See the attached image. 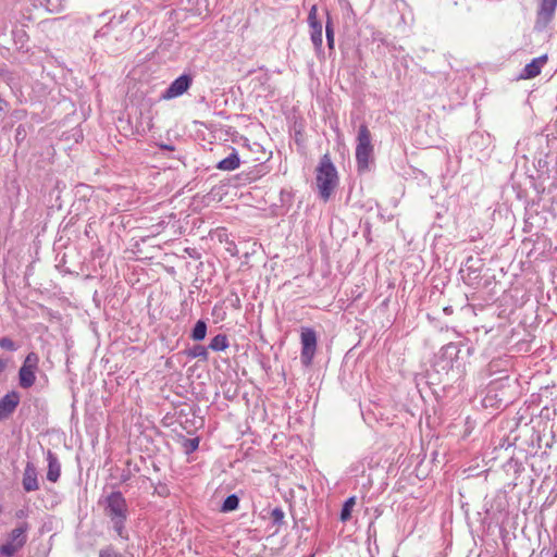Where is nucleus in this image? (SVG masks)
Segmentation results:
<instances>
[{"mask_svg": "<svg viewBox=\"0 0 557 557\" xmlns=\"http://www.w3.org/2000/svg\"><path fill=\"white\" fill-rule=\"evenodd\" d=\"M103 512L109 518L116 534L123 540H128V532L125 528L128 505L122 492L113 491L104 497Z\"/></svg>", "mask_w": 557, "mask_h": 557, "instance_id": "obj_1", "label": "nucleus"}, {"mask_svg": "<svg viewBox=\"0 0 557 557\" xmlns=\"http://www.w3.org/2000/svg\"><path fill=\"white\" fill-rule=\"evenodd\" d=\"M315 172L319 195L324 201H327L338 184L336 168L327 153L320 159Z\"/></svg>", "mask_w": 557, "mask_h": 557, "instance_id": "obj_2", "label": "nucleus"}, {"mask_svg": "<svg viewBox=\"0 0 557 557\" xmlns=\"http://www.w3.org/2000/svg\"><path fill=\"white\" fill-rule=\"evenodd\" d=\"M373 153V146L371 144V134L366 124H361L358 129L356 160L358 169L364 171L369 166L370 159Z\"/></svg>", "mask_w": 557, "mask_h": 557, "instance_id": "obj_3", "label": "nucleus"}, {"mask_svg": "<svg viewBox=\"0 0 557 557\" xmlns=\"http://www.w3.org/2000/svg\"><path fill=\"white\" fill-rule=\"evenodd\" d=\"M29 524L23 522L14 528L9 534L4 544L0 545V556L12 557L24 547L27 542Z\"/></svg>", "mask_w": 557, "mask_h": 557, "instance_id": "obj_4", "label": "nucleus"}, {"mask_svg": "<svg viewBox=\"0 0 557 557\" xmlns=\"http://www.w3.org/2000/svg\"><path fill=\"white\" fill-rule=\"evenodd\" d=\"M557 12V0H537L533 29L537 33L546 30L553 23Z\"/></svg>", "mask_w": 557, "mask_h": 557, "instance_id": "obj_5", "label": "nucleus"}, {"mask_svg": "<svg viewBox=\"0 0 557 557\" xmlns=\"http://www.w3.org/2000/svg\"><path fill=\"white\" fill-rule=\"evenodd\" d=\"M39 356L30 351L24 359L18 371V382L22 388H29L36 382V372L38 370Z\"/></svg>", "mask_w": 557, "mask_h": 557, "instance_id": "obj_6", "label": "nucleus"}, {"mask_svg": "<svg viewBox=\"0 0 557 557\" xmlns=\"http://www.w3.org/2000/svg\"><path fill=\"white\" fill-rule=\"evenodd\" d=\"M460 354V345L457 343H449L443 346L436 356L435 367L437 371L448 372L454 369L458 362Z\"/></svg>", "mask_w": 557, "mask_h": 557, "instance_id": "obj_7", "label": "nucleus"}, {"mask_svg": "<svg viewBox=\"0 0 557 557\" xmlns=\"http://www.w3.org/2000/svg\"><path fill=\"white\" fill-rule=\"evenodd\" d=\"M301 363L306 367L312 363L317 350V334L311 327H301Z\"/></svg>", "mask_w": 557, "mask_h": 557, "instance_id": "obj_8", "label": "nucleus"}, {"mask_svg": "<svg viewBox=\"0 0 557 557\" xmlns=\"http://www.w3.org/2000/svg\"><path fill=\"white\" fill-rule=\"evenodd\" d=\"M308 25L310 28V39L317 54L323 50L322 22L318 18V8L312 5L308 14Z\"/></svg>", "mask_w": 557, "mask_h": 557, "instance_id": "obj_9", "label": "nucleus"}, {"mask_svg": "<svg viewBox=\"0 0 557 557\" xmlns=\"http://www.w3.org/2000/svg\"><path fill=\"white\" fill-rule=\"evenodd\" d=\"M193 84V77L189 74H183L174 79L162 94V99L170 100L185 94Z\"/></svg>", "mask_w": 557, "mask_h": 557, "instance_id": "obj_10", "label": "nucleus"}, {"mask_svg": "<svg viewBox=\"0 0 557 557\" xmlns=\"http://www.w3.org/2000/svg\"><path fill=\"white\" fill-rule=\"evenodd\" d=\"M20 394L15 391L7 393L0 398V421L12 416L20 404Z\"/></svg>", "mask_w": 557, "mask_h": 557, "instance_id": "obj_11", "label": "nucleus"}, {"mask_svg": "<svg viewBox=\"0 0 557 557\" xmlns=\"http://www.w3.org/2000/svg\"><path fill=\"white\" fill-rule=\"evenodd\" d=\"M547 60L548 59L546 54L533 59L523 67L519 77L521 79H531L539 76L542 72L543 66L547 63Z\"/></svg>", "mask_w": 557, "mask_h": 557, "instance_id": "obj_12", "label": "nucleus"}, {"mask_svg": "<svg viewBox=\"0 0 557 557\" xmlns=\"http://www.w3.org/2000/svg\"><path fill=\"white\" fill-rule=\"evenodd\" d=\"M22 485L25 492H34L39 488L37 469L33 462H27L25 466Z\"/></svg>", "mask_w": 557, "mask_h": 557, "instance_id": "obj_13", "label": "nucleus"}, {"mask_svg": "<svg viewBox=\"0 0 557 557\" xmlns=\"http://www.w3.org/2000/svg\"><path fill=\"white\" fill-rule=\"evenodd\" d=\"M47 480L50 482H57L61 475V463L54 453L51 450L47 451Z\"/></svg>", "mask_w": 557, "mask_h": 557, "instance_id": "obj_14", "label": "nucleus"}, {"mask_svg": "<svg viewBox=\"0 0 557 557\" xmlns=\"http://www.w3.org/2000/svg\"><path fill=\"white\" fill-rule=\"evenodd\" d=\"M239 164H240L239 156H238L237 151L233 150V152L230 156H227L226 158H224L216 164V169H219L221 171H233V170L237 169L239 166Z\"/></svg>", "mask_w": 557, "mask_h": 557, "instance_id": "obj_15", "label": "nucleus"}, {"mask_svg": "<svg viewBox=\"0 0 557 557\" xmlns=\"http://www.w3.org/2000/svg\"><path fill=\"white\" fill-rule=\"evenodd\" d=\"M185 354L188 358L191 359L198 358L200 360L207 361L209 358L208 348L202 345H194L193 347L186 349Z\"/></svg>", "mask_w": 557, "mask_h": 557, "instance_id": "obj_16", "label": "nucleus"}, {"mask_svg": "<svg viewBox=\"0 0 557 557\" xmlns=\"http://www.w3.org/2000/svg\"><path fill=\"white\" fill-rule=\"evenodd\" d=\"M207 329V323L203 320H198L191 330L190 338L196 342L205 339Z\"/></svg>", "mask_w": 557, "mask_h": 557, "instance_id": "obj_17", "label": "nucleus"}, {"mask_svg": "<svg viewBox=\"0 0 557 557\" xmlns=\"http://www.w3.org/2000/svg\"><path fill=\"white\" fill-rule=\"evenodd\" d=\"M227 347H228V339L225 334L215 335L209 344V348L212 349L213 351H223Z\"/></svg>", "mask_w": 557, "mask_h": 557, "instance_id": "obj_18", "label": "nucleus"}, {"mask_svg": "<svg viewBox=\"0 0 557 557\" xmlns=\"http://www.w3.org/2000/svg\"><path fill=\"white\" fill-rule=\"evenodd\" d=\"M326 15H327V20H326V23H325L326 42H327L329 49L330 50H334V44H335L334 25H333L331 16H330V13L327 11H326Z\"/></svg>", "mask_w": 557, "mask_h": 557, "instance_id": "obj_19", "label": "nucleus"}, {"mask_svg": "<svg viewBox=\"0 0 557 557\" xmlns=\"http://www.w3.org/2000/svg\"><path fill=\"white\" fill-rule=\"evenodd\" d=\"M238 505H239L238 496L236 494H231L224 499V502L221 506V511L222 512L234 511L238 508Z\"/></svg>", "mask_w": 557, "mask_h": 557, "instance_id": "obj_20", "label": "nucleus"}, {"mask_svg": "<svg viewBox=\"0 0 557 557\" xmlns=\"http://www.w3.org/2000/svg\"><path fill=\"white\" fill-rule=\"evenodd\" d=\"M356 504L355 497H349L343 505L341 510V520L343 522L348 521L351 518V510Z\"/></svg>", "mask_w": 557, "mask_h": 557, "instance_id": "obj_21", "label": "nucleus"}, {"mask_svg": "<svg viewBox=\"0 0 557 557\" xmlns=\"http://www.w3.org/2000/svg\"><path fill=\"white\" fill-rule=\"evenodd\" d=\"M270 517L272 519L273 524L276 525L277 528H280L284 524L285 513L282 508L275 507L274 509H272ZM277 532H278V529H276L275 533H277Z\"/></svg>", "mask_w": 557, "mask_h": 557, "instance_id": "obj_22", "label": "nucleus"}, {"mask_svg": "<svg viewBox=\"0 0 557 557\" xmlns=\"http://www.w3.org/2000/svg\"><path fill=\"white\" fill-rule=\"evenodd\" d=\"M136 12H133L131 10H127L125 13L120 14L119 16H114L108 24L107 27H113L116 25L122 24L126 20H128L131 16H134Z\"/></svg>", "mask_w": 557, "mask_h": 557, "instance_id": "obj_23", "label": "nucleus"}, {"mask_svg": "<svg viewBox=\"0 0 557 557\" xmlns=\"http://www.w3.org/2000/svg\"><path fill=\"white\" fill-rule=\"evenodd\" d=\"M183 446L187 454L194 453L199 447V438L198 437L185 438L183 442Z\"/></svg>", "mask_w": 557, "mask_h": 557, "instance_id": "obj_24", "label": "nucleus"}, {"mask_svg": "<svg viewBox=\"0 0 557 557\" xmlns=\"http://www.w3.org/2000/svg\"><path fill=\"white\" fill-rule=\"evenodd\" d=\"M99 557H124L113 546H107L99 552Z\"/></svg>", "mask_w": 557, "mask_h": 557, "instance_id": "obj_25", "label": "nucleus"}, {"mask_svg": "<svg viewBox=\"0 0 557 557\" xmlns=\"http://www.w3.org/2000/svg\"><path fill=\"white\" fill-rule=\"evenodd\" d=\"M27 137V131L25 125L20 124L15 129V141L17 145H21Z\"/></svg>", "mask_w": 557, "mask_h": 557, "instance_id": "obj_26", "label": "nucleus"}, {"mask_svg": "<svg viewBox=\"0 0 557 557\" xmlns=\"http://www.w3.org/2000/svg\"><path fill=\"white\" fill-rule=\"evenodd\" d=\"M0 348L9 351H15L17 349V345L10 337H1Z\"/></svg>", "mask_w": 557, "mask_h": 557, "instance_id": "obj_27", "label": "nucleus"}, {"mask_svg": "<svg viewBox=\"0 0 557 557\" xmlns=\"http://www.w3.org/2000/svg\"><path fill=\"white\" fill-rule=\"evenodd\" d=\"M227 300L231 302L232 307H234L235 309L240 308V299H239L237 293L232 292L231 296L228 297Z\"/></svg>", "mask_w": 557, "mask_h": 557, "instance_id": "obj_28", "label": "nucleus"}, {"mask_svg": "<svg viewBox=\"0 0 557 557\" xmlns=\"http://www.w3.org/2000/svg\"><path fill=\"white\" fill-rule=\"evenodd\" d=\"M7 106H8L7 101H4L2 98H0V120L3 117Z\"/></svg>", "mask_w": 557, "mask_h": 557, "instance_id": "obj_29", "label": "nucleus"}, {"mask_svg": "<svg viewBox=\"0 0 557 557\" xmlns=\"http://www.w3.org/2000/svg\"><path fill=\"white\" fill-rule=\"evenodd\" d=\"M45 1H46V5L53 7V8H57V7L61 5V3H62L61 0H45Z\"/></svg>", "mask_w": 557, "mask_h": 557, "instance_id": "obj_30", "label": "nucleus"}, {"mask_svg": "<svg viewBox=\"0 0 557 557\" xmlns=\"http://www.w3.org/2000/svg\"><path fill=\"white\" fill-rule=\"evenodd\" d=\"M131 479V472L129 471H123L121 474V481L127 482Z\"/></svg>", "mask_w": 557, "mask_h": 557, "instance_id": "obj_31", "label": "nucleus"}, {"mask_svg": "<svg viewBox=\"0 0 557 557\" xmlns=\"http://www.w3.org/2000/svg\"><path fill=\"white\" fill-rule=\"evenodd\" d=\"M158 494L160 496H166L169 494L168 487L165 485H162L161 488L158 491Z\"/></svg>", "mask_w": 557, "mask_h": 557, "instance_id": "obj_32", "label": "nucleus"}, {"mask_svg": "<svg viewBox=\"0 0 557 557\" xmlns=\"http://www.w3.org/2000/svg\"><path fill=\"white\" fill-rule=\"evenodd\" d=\"M474 261L473 257H469L466 261V265L469 270L472 269V262Z\"/></svg>", "mask_w": 557, "mask_h": 557, "instance_id": "obj_33", "label": "nucleus"}, {"mask_svg": "<svg viewBox=\"0 0 557 557\" xmlns=\"http://www.w3.org/2000/svg\"><path fill=\"white\" fill-rule=\"evenodd\" d=\"M5 368H7V361L0 359V374L4 371Z\"/></svg>", "mask_w": 557, "mask_h": 557, "instance_id": "obj_34", "label": "nucleus"}, {"mask_svg": "<svg viewBox=\"0 0 557 557\" xmlns=\"http://www.w3.org/2000/svg\"><path fill=\"white\" fill-rule=\"evenodd\" d=\"M286 197L290 198V194L287 193V191L282 190L281 191V200L284 201Z\"/></svg>", "mask_w": 557, "mask_h": 557, "instance_id": "obj_35", "label": "nucleus"}, {"mask_svg": "<svg viewBox=\"0 0 557 557\" xmlns=\"http://www.w3.org/2000/svg\"><path fill=\"white\" fill-rule=\"evenodd\" d=\"M444 312H445L446 314H451V313H453V307H450V306L445 307V308H444Z\"/></svg>", "mask_w": 557, "mask_h": 557, "instance_id": "obj_36", "label": "nucleus"}, {"mask_svg": "<svg viewBox=\"0 0 557 557\" xmlns=\"http://www.w3.org/2000/svg\"><path fill=\"white\" fill-rule=\"evenodd\" d=\"M24 516H25V511H24V510H18V511L16 512V517H17V518H23Z\"/></svg>", "mask_w": 557, "mask_h": 557, "instance_id": "obj_37", "label": "nucleus"}, {"mask_svg": "<svg viewBox=\"0 0 557 557\" xmlns=\"http://www.w3.org/2000/svg\"><path fill=\"white\" fill-rule=\"evenodd\" d=\"M165 149L173 150L172 146H164Z\"/></svg>", "mask_w": 557, "mask_h": 557, "instance_id": "obj_38", "label": "nucleus"}, {"mask_svg": "<svg viewBox=\"0 0 557 557\" xmlns=\"http://www.w3.org/2000/svg\"><path fill=\"white\" fill-rule=\"evenodd\" d=\"M554 557H557V552L555 553Z\"/></svg>", "mask_w": 557, "mask_h": 557, "instance_id": "obj_39", "label": "nucleus"}]
</instances>
